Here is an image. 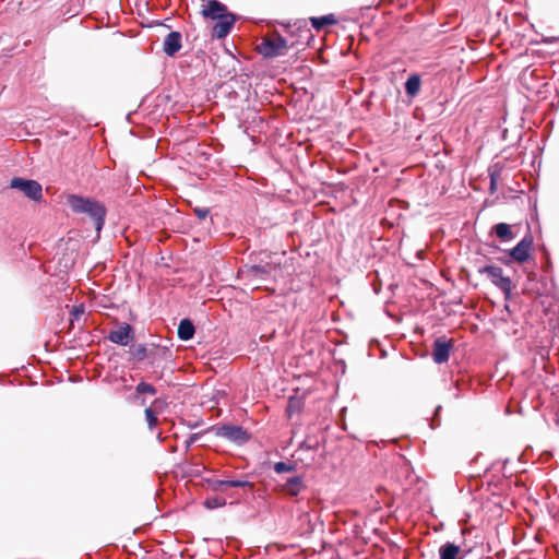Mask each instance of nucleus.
<instances>
[{
	"label": "nucleus",
	"instance_id": "1",
	"mask_svg": "<svg viewBox=\"0 0 559 559\" xmlns=\"http://www.w3.org/2000/svg\"><path fill=\"white\" fill-rule=\"evenodd\" d=\"M67 202L73 212L84 213L93 218L97 230L103 228L106 216V209L103 204L95 200L83 198L76 194H70L67 199Z\"/></svg>",
	"mask_w": 559,
	"mask_h": 559
},
{
	"label": "nucleus",
	"instance_id": "2",
	"mask_svg": "<svg viewBox=\"0 0 559 559\" xmlns=\"http://www.w3.org/2000/svg\"><path fill=\"white\" fill-rule=\"evenodd\" d=\"M267 260L261 259L258 263L246 264L239 270V276L252 284L266 281L275 272L280 263L274 262L271 255Z\"/></svg>",
	"mask_w": 559,
	"mask_h": 559
},
{
	"label": "nucleus",
	"instance_id": "3",
	"mask_svg": "<svg viewBox=\"0 0 559 559\" xmlns=\"http://www.w3.org/2000/svg\"><path fill=\"white\" fill-rule=\"evenodd\" d=\"M478 273L487 274L491 284L503 293L504 299H511L513 287L512 280L509 276L503 275V270L500 266L495 264H487L479 267Z\"/></svg>",
	"mask_w": 559,
	"mask_h": 559
},
{
	"label": "nucleus",
	"instance_id": "4",
	"mask_svg": "<svg viewBox=\"0 0 559 559\" xmlns=\"http://www.w3.org/2000/svg\"><path fill=\"white\" fill-rule=\"evenodd\" d=\"M534 245V237L528 230L524 237L511 249L504 250L511 259L519 264H524L532 259V249Z\"/></svg>",
	"mask_w": 559,
	"mask_h": 559
},
{
	"label": "nucleus",
	"instance_id": "5",
	"mask_svg": "<svg viewBox=\"0 0 559 559\" xmlns=\"http://www.w3.org/2000/svg\"><path fill=\"white\" fill-rule=\"evenodd\" d=\"M215 436L225 438L238 445H242L250 440V433L241 426L223 425L213 427Z\"/></svg>",
	"mask_w": 559,
	"mask_h": 559
},
{
	"label": "nucleus",
	"instance_id": "6",
	"mask_svg": "<svg viewBox=\"0 0 559 559\" xmlns=\"http://www.w3.org/2000/svg\"><path fill=\"white\" fill-rule=\"evenodd\" d=\"M454 348V342L445 335L438 336L433 340L431 357L435 364L442 365L447 362Z\"/></svg>",
	"mask_w": 559,
	"mask_h": 559
},
{
	"label": "nucleus",
	"instance_id": "7",
	"mask_svg": "<svg viewBox=\"0 0 559 559\" xmlns=\"http://www.w3.org/2000/svg\"><path fill=\"white\" fill-rule=\"evenodd\" d=\"M287 46V40L283 36L275 35L262 40L259 52L266 58H275L285 55Z\"/></svg>",
	"mask_w": 559,
	"mask_h": 559
},
{
	"label": "nucleus",
	"instance_id": "8",
	"mask_svg": "<svg viewBox=\"0 0 559 559\" xmlns=\"http://www.w3.org/2000/svg\"><path fill=\"white\" fill-rule=\"evenodd\" d=\"M10 188L23 192L25 197L34 201H38L43 197V188L36 180L14 177L10 182Z\"/></svg>",
	"mask_w": 559,
	"mask_h": 559
},
{
	"label": "nucleus",
	"instance_id": "9",
	"mask_svg": "<svg viewBox=\"0 0 559 559\" xmlns=\"http://www.w3.org/2000/svg\"><path fill=\"white\" fill-rule=\"evenodd\" d=\"M132 355L140 361L151 357L152 362H155L158 358H170L171 353L167 347L154 346L153 348L147 349L145 345L139 344L132 348Z\"/></svg>",
	"mask_w": 559,
	"mask_h": 559
},
{
	"label": "nucleus",
	"instance_id": "10",
	"mask_svg": "<svg viewBox=\"0 0 559 559\" xmlns=\"http://www.w3.org/2000/svg\"><path fill=\"white\" fill-rule=\"evenodd\" d=\"M107 338L115 344L127 346L134 338L133 329L130 324L123 323L117 330L110 331Z\"/></svg>",
	"mask_w": 559,
	"mask_h": 559
},
{
	"label": "nucleus",
	"instance_id": "11",
	"mask_svg": "<svg viewBox=\"0 0 559 559\" xmlns=\"http://www.w3.org/2000/svg\"><path fill=\"white\" fill-rule=\"evenodd\" d=\"M182 48V36L180 32L173 31L166 35L163 41V51L168 57L176 56Z\"/></svg>",
	"mask_w": 559,
	"mask_h": 559
},
{
	"label": "nucleus",
	"instance_id": "12",
	"mask_svg": "<svg viewBox=\"0 0 559 559\" xmlns=\"http://www.w3.org/2000/svg\"><path fill=\"white\" fill-rule=\"evenodd\" d=\"M202 14L207 19L222 20L230 13L227 12L226 5L218 0H210L207 5L202 10Z\"/></svg>",
	"mask_w": 559,
	"mask_h": 559
},
{
	"label": "nucleus",
	"instance_id": "13",
	"mask_svg": "<svg viewBox=\"0 0 559 559\" xmlns=\"http://www.w3.org/2000/svg\"><path fill=\"white\" fill-rule=\"evenodd\" d=\"M235 22V14H229L226 17L218 20V22L213 26L212 35L219 39L225 38L230 33Z\"/></svg>",
	"mask_w": 559,
	"mask_h": 559
},
{
	"label": "nucleus",
	"instance_id": "14",
	"mask_svg": "<svg viewBox=\"0 0 559 559\" xmlns=\"http://www.w3.org/2000/svg\"><path fill=\"white\" fill-rule=\"evenodd\" d=\"M421 88V75L417 72L411 73L404 83L405 94L408 98H415Z\"/></svg>",
	"mask_w": 559,
	"mask_h": 559
},
{
	"label": "nucleus",
	"instance_id": "15",
	"mask_svg": "<svg viewBox=\"0 0 559 559\" xmlns=\"http://www.w3.org/2000/svg\"><path fill=\"white\" fill-rule=\"evenodd\" d=\"M282 489L285 493L296 497L306 489V485L301 476H293L283 484Z\"/></svg>",
	"mask_w": 559,
	"mask_h": 559
},
{
	"label": "nucleus",
	"instance_id": "16",
	"mask_svg": "<svg viewBox=\"0 0 559 559\" xmlns=\"http://www.w3.org/2000/svg\"><path fill=\"white\" fill-rule=\"evenodd\" d=\"M490 234H495L502 242H510L515 238V234L507 223L495 224L490 229Z\"/></svg>",
	"mask_w": 559,
	"mask_h": 559
},
{
	"label": "nucleus",
	"instance_id": "17",
	"mask_svg": "<svg viewBox=\"0 0 559 559\" xmlns=\"http://www.w3.org/2000/svg\"><path fill=\"white\" fill-rule=\"evenodd\" d=\"M389 445L392 447L391 451H392V453L394 455H397L405 463H408V461L405 459V456L397 451V450L403 451V450H408L409 449L411 441H409L408 438L402 437V438H393V439H390V440L386 439V448Z\"/></svg>",
	"mask_w": 559,
	"mask_h": 559
},
{
	"label": "nucleus",
	"instance_id": "18",
	"mask_svg": "<svg viewBox=\"0 0 559 559\" xmlns=\"http://www.w3.org/2000/svg\"><path fill=\"white\" fill-rule=\"evenodd\" d=\"M460 551L461 548L459 545L452 542H447L439 548V559H460Z\"/></svg>",
	"mask_w": 559,
	"mask_h": 559
},
{
	"label": "nucleus",
	"instance_id": "19",
	"mask_svg": "<svg viewBox=\"0 0 559 559\" xmlns=\"http://www.w3.org/2000/svg\"><path fill=\"white\" fill-rule=\"evenodd\" d=\"M195 328L190 319H182L178 325V337L181 341H189L193 337Z\"/></svg>",
	"mask_w": 559,
	"mask_h": 559
},
{
	"label": "nucleus",
	"instance_id": "20",
	"mask_svg": "<svg viewBox=\"0 0 559 559\" xmlns=\"http://www.w3.org/2000/svg\"><path fill=\"white\" fill-rule=\"evenodd\" d=\"M310 22L313 28L320 31L326 25H334L337 23L334 14H328L319 17H310Z\"/></svg>",
	"mask_w": 559,
	"mask_h": 559
},
{
	"label": "nucleus",
	"instance_id": "21",
	"mask_svg": "<svg viewBox=\"0 0 559 559\" xmlns=\"http://www.w3.org/2000/svg\"><path fill=\"white\" fill-rule=\"evenodd\" d=\"M204 507L209 510L217 509L226 504V499L222 497H209L203 502Z\"/></svg>",
	"mask_w": 559,
	"mask_h": 559
},
{
	"label": "nucleus",
	"instance_id": "22",
	"mask_svg": "<svg viewBox=\"0 0 559 559\" xmlns=\"http://www.w3.org/2000/svg\"><path fill=\"white\" fill-rule=\"evenodd\" d=\"M319 448V440L314 439V438H311V437H306V439L298 445V450L299 451H317Z\"/></svg>",
	"mask_w": 559,
	"mask_h": 559
},
{
	"label": "nucleus",
	"instance_id": "23",
	"mask_svg": "<svg viewBox=\"0 0 559 559\" xmlns=\"http://www.w3.org/2000/svg\"><path fill=\"white\" fill-rule=\"evenodd\" d=\"M296 469V465L293 464V463H287V462H276L274 464V472L277 473V474H282V473H289V472H294Z\"/></svg>",
	"mask_w": 559,
	"mask_h": 559
},
{
	"label": "nucleus",
	"instance_id": "24",
	"mask_svg": "<svg viewBox=\"0 0 559 559\" xmlns=\"http://www.w3.org/2000/svg\"><path fill=\"white\" fill-rule=\"evenodd\" d=\"M135 391L139 393V394H151V395H155L157 393V390L154 385L150 384V383H146L144 381H141L136 388H135Z\"/></svg>",
	"mask_w": 559,
	"mask_h": 559
},
{
	"label": "nucleus",
	"instance_id": "25",
	"mask_svg": "<svg viewBox=\"0 0 559 559\" xmlns=\"http://www.w3.org/2000/svg\"><path fill=\"white\" fill-rule=\"evenodd\" d=\"M301 409V403L296 397H290L289 402L286 407V413L289 417H292L294 414L299 413Z\"/></svg>",
	"mask_w": 559,
	"mask_h": 559
},
{
	"label": "nucleus",
	"instance_id": "26",
	"mask_svg": "<svg viewBox=\"0 0 559 559\" xmlns=\"http://www.w3.org/2000/svg\"><path fill=\"white\" fill-rule=\"evenodd\" d=\"M222 484H224V489L227 487H251L252 484L247 479H222Z\"/></svg>",
	"mask_w": 559,
	"mask_h": 559
},
{
	"label": "nucleus",
	"instance_id": "27",
	"mask_svg": "<svg viewBox=\"0 0 559 559\" xmlns=\"http://www.w3.org/2000/svg\"><path fill=\"white\" fill-rule=\"evenodd\" d=\"M500 170H489V192L495 193L498 189Z\"/></svg>",
	"mask_w": 559,
	"mask_h": 559
},
{
	"label": "nucleus",
	"instance_id": "28",
	"mask_svg": "<svg viewBox=\"0 0 559 559\" xmlns=\"http://www.w3.org/2000/svg\"><path fill=\"white\" fill-rule=\"evenodd\" d=\"M540 250L544 252V258H545L544 262L542 264V270H543V272L548 273L552 269V263H551V260H550V254H549V252H548V250L546 249L545 246H543L540 248Z\"/></svg>",
	"mask_w": 559,
	"mask_h": 559
},
{
	"label": "nucleus",
	"instance_id": "29",
	"mask_svg": "<svg viewBox=\"0 0 559 559\" xmlns=\"http://www.w3.org/2000/svg\"><path fill=\"white\" fill-rule=\"evenodd\" d=\"M145 418H146L148 428L151 430H153L156 427L158 420H157L156 415L152 411V408L145 409Z\"/></svg>",
	"mask_w": 559,
	"mask_h": 559
},
{
	"label": "nucleus",
	"instance_id": "30",
	"mask_svg": "<svg viewBox=\"0 0 559 559\" xmlns=\"http://www.w3.org/2000/svg\"><path fill=\"white\" fill-rule=\"evenodd\" d=\"M209 485H210L211 489L214 491H219V492L225 491L224 484H222V479H210Z\"/></svg>",
	"mask_w": 559,
	"mask_h": 559
},
{
	"label": "nucleus",
	"instance_id": "31",
	"mask_svg": "<svg viewBox=\"0 0 559 559\" xmlns=\"http://www.w3.org/2000/svg\"><path fill=\"white\" fill-rule=\"evenodd\" d=\"M83 313H84V306L83 305L73 306L72 311H71V317H72L71 320L72 321L73 320H79Z\"/></svg>",
	"mask_w": 559,
	"mask_h": 559
},
{
	"label": "nucleus",
	"instance_id": "32",
	"mask_svg": "<svg viewBox=\"0 0 559 559\" xmlns=\"http://www.w3.org/2000/svg\"><path fill=\"white\" fill-rule=\"evenodd\" d=\"M193 212L199 219H205L210 214V209L209 207H194Z\"/></svg>",
	"mask_w": 559,
	"mask_h": 559
},
{
	"label": "nucleus",
	"instance_id": "33",
	"mask_svg": "<svg viewBox=\"0 0 559 559\" xmlns=\"http://www.w3.org/2000/svg\"><path fill=\"white\" fill-rule=\"evenodd\" d=\"M497 260L504 264V265H510L511 263L515 262L513 259H511V257H509L507 253L506 255H502V257H498Z\"/></svg>",
	"mask_w": 559,
	"mask_h": 559
},
{
	"label": "nucleus",
	"instance_id": "34",
	"mask_svg": "<svg viewBox=\"0 0 559 559\" xmlns=\"http://www.w3.org/2000/svg\"><path fill=\"white\" fill-rule=\"evenodd\" d=\"M453 397L454 399H461L462 397V393H461V390H460V386H459V381L456 380L455 381V384H454V392H453Z\"/></svg>",
	"mask_w": 559,
	"mask_h": 559
},
{
	"label": "nucleus",
	"instance_id": "35",
	"mask_svg": "<svg viewBox=\"0 0 559 559\" xmlns=\"http://www.w3.org/2000/svg\"><path fill=\"white\" fill-rule=\"evenodd\" d=\"M386 548H389L391 551L393 549H399L397 545L394 542H391L388 537L385 539Z\"/></svg>",
	"mask_w": 559,
	"mask_h": 559
},
{
	"label": "nucleus",
	"instance_id": "36",
	"mask_svg": "<svg viewBox=\"0 0 559 559\" xmlns=\"http://www.w3.org/2000/svg\"><path fill=\"white\" fill-rule=\"evenodd\" d=\"M198 440V435H192L189 437V439L186 441L187 448H189L192 443H194Z\"/></svg>",
	"mask_w": 559,
	"mask_h": 559
},
{
	"label": "nucleus",
	"instance_id": "37",
	"mask_svg": "<svg viewBox=\"0 0 559 559\" xmlns=\"http://www.w3.org/2000/svg\"><path fill=\"white\" fill-rule=\"evenodd\" d=\"M559 40V37H545L543 38V43L545 44H552Z\"/></svg>",
	"mask_w": 559,
	"mask_h": 559
},
{
	"label": "nucleus",
	"instance_id": "38",
	"mask_svg": "<svg viewBox=\"0 0 559 559\" xmlns=\"http://www.w3.org/2000/svg\"><path fill=\"white\" fill-rule=\"evenodd\" d=\"M495 251H502V249L495 242L488 245Z\"/></svg>",
	"mask_w": 559,
	"mask_h": 559
},
{
	"label": "nucleus",
	"instance_id": "39",
	"mask_svg": "<svg viewBox=\"0 0 559 559\" xmlns=\"http://www.w3.org/2000/svg\"><path fill=\"white\" fill-rule=\"evenodd\" d=\"M439 425H440V419H438L437 421L432 420V421L430 423V427H431L432 429H435V428H436V427H438Z\"/></svg>",
	"mask_w": 559,
	"mask_h": 559
},
{
	"label": "nucleus",
	"instance_id": "40",
	"mask_svg": "<svg viewBox=\"0 0 559 559\" xmlns=\"http://www.w3.org/2000/svg\"><path fill=\"white\" fill-rule=\"evenodd\" d=\"M408 0H397L400 7L406 5Z\"/></svg>",
	"mask_w": 559,
	"mask_h": 559
},
{
	"label": "nucleus",
	"instance_id": "41",
	"mask_svg": "<svg viewBox=\"0 0 559 559\" xmlns=\"http://www.w3.org/2000/svg\"><path fill=\"white\" fill-rule=\"evenodd\" d=\"M440 411H441V406L439 405V406H437V407H436V409H435V414H436V415H439V412H440Z\"/></svg>",
	"mask_w": 559,
	"mask_h": 559
},
{
	"label": "nucleus",
	"instance_id": "42",
	"mask_svg": "<svg viewBox=\"0 0 559 559\" xmlns=\"http://www.w3.org/2000/svg\"><path fill=\"white\" fill-rule=\"evenodd\" d=\"M380 289H381L380 285H379V286H374V292H376V294H379V293H380Z\"/></svg>",
	"mask_w": 559,
	"mask_h": 559
},
{
	"label": "nucleus",
	"instance_id": "43",
	"mask_svg": "<svg viewBox=\"0 0 559 559\" xmlns=\"http://www.w3.org/2000/svg\"><path fill=\"white\" fill-rule=\"evenodd\" d=\"M385 316H386V317H390V318H393V316L390 313V311H389V310H386Z\"/></svg>",
	"mask_w": 559,
	"mask_h": 559
},
{
	"label": "nucleus",
	"instance_id": "44",
	"mask_svg": "<svg viewBox=\"0 0 559 559\" xmlns=\"http://www.w3.org/2000/svg\"><path fill=\"white\" fill-rule=\"evenodd\" d=\"M396 71H397V72H405V69H404V68H403V69L397 68V69H396Z\"/></svg>",
	"mask_w": 559,
	"mask_h": 559
},
{
	"label": "nucleus",
	"instance_id": "45",
	"mask_svg": "<svg viewBox=\"0 0 559 559\" xmlns=\"http://www.w3.org/2000/svg\"><path fill=\"white\" fill-rule=\"evenodd\" d=\"M385 226H386V229H388V228L392 227V224H389V222L386 221Z\"/></svg>",
	"mask_w": 559,
	"mask_h": 559
},
{
	"label": "nucleus",
	"instance_id": "46",
	"mask_svg": "<svg viewBox=\"0 0 559 559\" xmlns=\"http://www.w3.org/2000/svg\"><path fill=\"white\" fill-rule=\"evenodd\" d=\"M385 1H386V5L394 2V0H385Z\"/></svg>",
	"mask_w": 559,
	"mask_h": 559
},
{
	"label": "nucleus",
	"instance_id": "47",
	"mask_svg": "<svg viewBox=\"0 0 559 559\" xmlns=\"http://www.w3.org/2000/svg\"><path fill=\"white\" fill-rule=\"evenodd\" d=\"M395 201V199H390L389 203H390V206L392 205V202Z\"/></svg>",
	"mask_w": 559,
	"mask_h": 559
},
{
	"label": "nucleus",
	"instance_id": "48",
	"mask_svg": "<svg viewBox=\"0 0 559 559\" xmlns=\"http://www.w3.org/2000/svg\"><path fill=\"white\" fill-rule=\"evenodd\" d=\"M509 463V459H506L503 464L507 465Z\"/></svg>",
	"mask_w": 559,
	"mask_h": 559
},
{
	"label": "nucleus",
	"instance_id": "49",
	"mask_svg": "<svg viewBox=\"0 0 559 559\" xmlns=\"http://www.w3.org/2000/svg\"><path fill=\"white\" fill-rule=\"evenodd\" d=\"M453 304H462V300L460 299L459 301H453Z\"/></svg>",
	"mask_w": 559,
	"mask_h": 559
}]
</instances>
